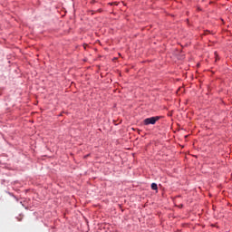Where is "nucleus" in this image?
Here are the masks:
<instances>
[{
    "label": "nucleus",
    "instance_id": "obj_1",
    "mask_svg": "<svg viewBox=\"0 0 232 232\" xmlns=\"http://www.w3.org/2000/svg\"><path fill=\"white\" fill-rule=\"evenodd\" d=\"M159 119H160L159 116L147 118L143 121V124H145V126H149V124H155Z\"/></svg>",
    "mask_w": 232,
    "mask_h": 232
},
{
    "label": "nucleus",
    "instance_id": "obj_2",
    "mask_svg": "<svg viewBox=\"0 0 232 232\" xmlns=\"http://www.w3.org/2000/svg\"><path fill=\"white\" fill-rule=\"evenodd\" d=\"M151 189H153L154 191H157V189H159L156 183L151 184Z\"/></svg>",
    "mask_w": 232,
    "mask_h": 232
}]
</instances>
